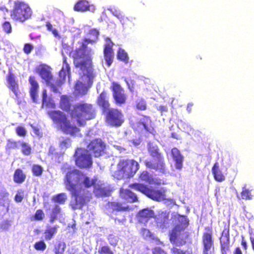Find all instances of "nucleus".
I'll list each match as a JSON object with an SVG mask.
<instances>
[{
    "mask_svg": "<svg viewBox=\"0 0 254 254\" xmlns=\"http://www.w3.org/2000/svg\"><path fill=\"white\" fill-rule=\"evenodd\" d=\"M64 181L66 189L70 191L71 197L70 206L73 210L82 209L87 197L82 187L88 189L94 186L96 180L89 178L81 171L74 169L67 172Z\"/></svg>",
    "mask_w": 254,
    "mask_h": 254,
    "instance_id": "nucleus-1",
    "label": "nucleus"
},
{
    "mask_svg": "<svg viewBox=\"0 0 254 254\" xmlns=\"http://www.w3.org/2000/svg\"><path fill=\"white\" fill-rule=\"evenodd\" d=\"M59 107L68 112L71 119H74L78 127H84L86 121L96 117V111L91 104L79 102L71 106L69 97L63 95L61 96Z\"/></svg>",
    "mask_w": 254,
    "mask_h": 254,
    "instance_id": "nucleus-2",
    "label": "nucleus"
},
{
    "mask_svg": "<svg viewBox=\"0 0 254 254\" xmlns=\"http://www.w3.org/2000/svg\"><path fill=\"white\" fill-rule=\"evenodd\" d=\"M95 43V40L90 38L82 40L80 47L72 52V57L75 67L78 68L84 75L89 77L92 73V61L90 56L91 50L87 52L89 44Z\"/></svg>",
    "mask_w": 254,
    "mask_h": 254,
    "instance_id": "nucleus-3",
    "label": "nucleus"
},
{
    "mask_svg": "<svg viewBox=\"0 0 254 254\" xmlns=\"http://www.w3.org/2000/svg\"><path fill=\"white\" fill-rule=\"evenodd\" d=\"M179 221L180 224L176 225L169 235L170 242L176 245L171 249V253L172 254H192L191 252L177 247V246L180 247L185 245L186 244V240L189 238L190 235L188 232L185 231L189 224L188 218L183 216Z\"/></svg>",
    "mask_w": 254,
    "mask_h": 254,
    "instance_id": "nucleus-4",
    "label": "nucleus"
},
{
    "mask_svg": "<svg viewBox=\"0 0 254 254\" xmlns=\"http://www.w3.org/2000/svg\"><path fill=\"white\" fill-rule=\"evenodd\" d=\"M147 148L152 159L144 161V164L145 167L150 170L165 173L166 171L165 158L158 145L153 142H149Z\"/></svg>",
    "mask_w": 254,
    "mask_h": 254,
    "instance_id": "nucleus-5",
    "label": "nucleus"
},
{
    "mask_svg": "<svg viewBox=\"0 0 254 254\" xmlns=\"http://www.w3.org/2000/svg\"><path fill=\"white\" fill-rule=\"evenodd\" d=\"M48 115L65 134L75 136L80 131V129L75 125L72 124L67 116L60 110H52L48 112Z\"/></svg>",
    "mask_w": 254,
    "mask_h": 254,
    "instance_id": "nucleus-6",
    "label": "nucleus"
},
{
    "mask_svg": "<svg viewBox=\"0 0 254 254\" xmlns=\"http://www.w3.org/2000/svg\"><path fill=\"white\" fill-rule=\"evenodd\" d=\"M139 169V164L133 159H122L117 164L116 171L118 179H130L134 176Z\"/></svg>",
    "mask_w": 254,
    "mask_h": 254,
    "instance_id": "nucleus-7",
    "label": "nucleus"
},
{
    "mask_svg": "<svg viewBox=\"0 0 254 254\" xmlns=\"http://www.w3.org/2000/svg\"><path fill=\"white\" fill-rule=\"evenodd\" d=\"M128 187L141 192L153 200L159 202L166 199V190L164 189H151L145 184L138 183L130 184Z\"/></svg>",
    "mask_w": 254,
    "mask_h": 254,
    "instance_id": "nucleus-8",
    "label": "nucleus"
},
{
    "mask_svg": "<svg viewBox=\"0 0 254 254\" xmlns=\"http://www.w3.org/2000/svg\"><path fill=\"white\" fill-rule=\"evenodd\" d=\"M32 15V11L31 8L27 4L22 1L15 2L10 14L12 20L21 23L30 19Z\"/></svg>",
    "mask_w": 254,
    "mask_h": 254,
    "instance_id": "nucleus-9",
    "label": "nucleus"
},
{
    "mask_svg": "<svg viewBox=\"0 0 254 254\" xmlns=\"http://www.w3.org/2000/svg\"><path fill=\"white\" fill-rule=\"evenodd\" d=\"M74 157L75 165L80 169H89L92 166L91 154L85 148H77Z\"/></svg>",
    "mask_w": 254,
    "mask_h": 254,
    "instance_id": "nucleus-10",
    "label": "nucleus"
},
{
    "mask_svg": "<svg viewBox=\"0 0 254 254\" xmlns=\"http://www.w3.org/2000/svg\"><path fill=\"white\" fill-rule=\"evenodd\" d=\"M204 232L202 235V254H214V240L213 237L212 229L211 227H205Z\"/></svg>",
    "mask_w": 254,
    "mask_h": 254,
    "instance_id": "nucleus-11",
    "label": "nucleus"
},
{
    "mask_svg": "<svg viewBox=\"0 0 254 254\" xmlns=\"http://www.w3.org/2000/svg\"><path fill=\"white\" fill-rule=\"evenodd\" d=\"M63 62L64 66H63L59 71V78L54 80V84L51 85V91L56 93H61L60 90L64 82L66 76L68 75L69 78L70 75V68L64 56L63 57Z\"/></svg>",
    "mask_w": 254,
    "mask_h": 254,
    "instance_id": "nucleus-12",
    "label": "nucleus"
},
{
    "mask_svg": "<svg viewBox=\"0 0 254 254\" xmlns=\"http://www.w3.org/2000/svg\"><path fill=\"white\" fill-rule=\"evenodd\" d=\"M221 254H228L230 252V237L229 224L224 226L219 238Z\"/></svg>",
    "mask_w": 254,
    "mask_h": 254,
    "instance_id": "nucleus-13",
    "label": "nucleus"
},
{
    "mask_svg": "<svg viewBox=\"0 0 254 254\" xmlns=\"http://www.w3.org/2000/svg\"><path fill=\"white\" fill-rule=\"evenodd\" d=\"M106 114V122L111 126L119 127L124 123V115L122 112L116 108H111L108 110Z\"/></svg>",
    "mask_w": 254,
    "mask_h": 254,
    "instance_id": "nucleus-14",
    "label": "nucleus"
},
{
    "mask_svg": "<svg viewBox=\"0 0 254 254\" xmlns=\"http://www.w3.org/2000/svg\"><path fill=\"white\" fill-rule=\"evenodd\" d=\"M115 103L118 106L125 105L127 102V96L124 88L117 82H113L111 87Z\"/></svg>",
    "mask_w": 254,
    "mask_h": 254,
    "instance_id": "nucleus-15",
    "label": "nucleus"
},
{
    "mask_svg": "<svg viewBox=\"0 0 254 254\" xmlns=\"http://www.w3.org/2000/svg\"><path fill=\"white\" fill-rule=\"evenodd\" d=\"M88 152L90 151L94 157H99L105 153L106 144L100 138L91 140L87 146Z\"/></svg>",
    "mask_w": 254,
    "mask_h": 254,
    "instance_id": "nucleus-16",
    "label": "nucleus"
},
{
    "mask_svg": "<svg viewBox=\"0 0 254 254\" xmlns=\"http://www.w3.org/2000/svg\"><path fill=\"white\" fill-rule=\"evenodd\" d=\"M37 71L51 90V85L54 84V80L51 67L46 64H41L37 67Z\"/></svg>",
    "mask_w": 254,
    "mask_h": 254,
    "instance_id": "nucleus-17",
    "label": "nucleus"
},
{
    "mask_svg": "<svg viewBox=\"0 0 254 254\" xmlns=\"http://www.w3.org/2000/svg\"><path fill=\"white\" fill-rule=\"evenodd\" d=\"M105 44L104 46L103 54L105 60L108 66H110L112 64L114 60V43L109 37L105 38Z\"/></svg>",
    "mask_w": 254,
    "mask_h": 254,
    "instance_id": "nucleus-18",
    "label": "nucleus"
},
{
    "mask_svg": "<svg viewBox=\"0 0 254 254\" xmlns=\"http://www.w3.org/2000/svg\"><path fill=\"white\" fill-rule=\"evenodd\" d=\"M6 80L7 83V87L10 89L17 97L20 93L18 81L16 80L15 75L11 69L8 70L6 76Z\"/></svg>",
    "mask_w": 254,
    "mask_h": 254,
    "instance_id": "nucleus-19",
    "label": "nucleus"
},
{
    "mask_svg": "<svg viewBox=\"0 0 254 254\" xmlns=\"http://www.w3.org/2000/svg\"><path fill=\"white\" fill-rule=\"evenodd\" d=\"M9 196V193L8 191H0V211L3 212V214L8 213L9 210L11 200Z\"/></svg>",
    "mask_w": 254,
    "mask_h": 254,
    "instance_id": "nucleus-20",
    "label": "nucleus"
},
{
    "mask_svg": "<svg viewBox=\"0 0 254 254\" xmlns=\"http://www.w3.org/2000/svg\"><path fill=\"white\" fill-rule=\"evenodd\" d=\"M30 84L29 93L33 101L37 103L38 101V93L39 88V85L34 76H30L28 79Z\"/></svg>",
    "mask_w": 254,
    "mask_h": 254,
    "instance_id": "nucleus-21",
    "label": "nucleus"
},
{
    "mask_svg": "<svg viewBox=\"0 0 254 254\" xmlns=\"http://www.w3.org/2000/svg\"><path fill=\"white\" fill-rule=\"evenodd\" d=\"M120 196L127 203H133L138 201L137 195L129 189H121L120 190Z\"/></svg>",
    "mask_w": 254,
    "mask_h": 254,
    "instance_id": "nucleus-22",
    "label": "nucleus"
},
{
    "mask_svg": "<svg viewBox=\"0 0 254 254\" xmlns=\"http://www.w3.org/2000/svg\"><path fill=\"white\" fill-rule=\"evenodd\" d=\"M172 157L175 162V167L178 170H181L183 166L184 157L178 148L174 147L171 150Z\"/></svg>",
    "mask_w": 254,
    "mask_h": 254,
    "instance_id": "nucleus-23",
    "label": "nucleus"
},
{
    "mask_svg": "<svg viewBox=\"0 0 254 254\" xmlns=\"http://www.w3.org/2000/svg\"><path fill=\"white\" fill-rule=\"evenodd\" d=\"M138 221L141 223H147L149 219L154 217V212L148 208L140 210L137 215Z\"/></svg>",
    "mask_w": 254,
    "mask_h": 254,
    "instance_id": "nucleus-24",
    "label": "nucleus"
},
{
    "mask_svg": "<svg viewBox=\"0 0 254 254\" xmlns=\"http://www.w3.org/2000/svg\"><path fill=\"white\" fill-rule=\"evenodd\" d=\"M169 217V213L166 211H162L159 213L155 217L157 227L162 229L166 228L168 224Z\"/></svg>",
    "mask_w": 254,
    "mask_h": 254,
    "instance_id": "nucleus-25",
    "label": "nucleus"
},
{
    "mask_svg": "<svg viewBox=\"0 0 254 254\" xmlns=\"http://www.w3.org/2000/svg\"><path fill=\"white\" fill-rule=\"evenodd\" d=\"M97 105L102 108L104 111L110 109V104L109 101V98L106 91H102L97 99Z\"/></svg>",
    "mask_w": 254,
    "mask_h": 254,
    "instance_id": "nucleus-26",
    "label": "nucleus"
},
{
    "mask_svg": "<svg viewBox=\"0 0 254 254\" xmlns=\"http://www.w3.org/2000/svg\"><path fill=\"white\" fill-rule=\"evenodd\" d=\"M42 106L43 107H45L48 108L54 109L56 107L53 99L50 97H48L47 90L44 89L42 91Z\"/></svg>",
    "mask_w": 254,
    "mask_h": 254,
    "instance_id": "nucleus-27",
    "label": "nucleus"
},
{
    "mask_svg": "<svg viewBox=\"0 0 254 254\" xmlns=\"http://www.w3.org/2000/svg\"><path fill=\"white\" fill-rule=\"evenodd\" d=\"M212 173L215 180L217 182H222L225 180V177L220 170L218 162L214 164L212 168Z\"/></svg>",
    "mask_w": 254,
    "mask_h": 254,
    "instance_id": "nucleus-28",
    "label": "nucleus"
},
{
    "mask_svg": "<svg viewBox=\"0 0 254 254\" xmlns=\"http://www.w3.org/2000/svg\"><path fill=\"white\" fill-rule=\"evenodd\" d=\"M113 14L119 19H120V21L122 22L123 25L127 27H131L134 25L132 18L130 19L128 17H125V16L123 15L120 11L117 10H115L113 12Z\"/></svg>",
    "mask_w": 254,
    "mask_h": 254,
    "instance_id": "nucleus-29",
    "label": "nucleus"
},
{
    "mask_svg": "<svg viewBox=\"0 0 254 254\" xmlns=\"http://www.w3.org/2000/svg\"><path fill=\"white\" fill-rule=\"evenodd\" d=\"M109 206L113 211L125 212L130 210L128 206H124L123 203L119 202L113 201L109 203Z\"/></svg>",
    "mask_w": 254,
    "mask_h": 254,
    "instance_id": "nucleus-30",
    "label": "nucleus"
},
{
    "mask_svg": "<svg viewBox=\"0 0 254 254\" xmlns=\"http://www.w3.org/2000/svg\"><path fill=\"white\" fill-rule=\"evenodd\" d=\"M89 2L86 0H80L74 5L73 9L76 11L83 12L89 10Z\"/></svg>",
    "mask_w": 254,
    "mask_h": 254,
    "instance_id": "nucleus-31",
    "label": "nucleus"
},
{
    "mask_svg": "<svg viewBox=\"0 0 254 254\" xmlns=\"http://www.w3.org/2000/svg\"><path fill=\"white\" fill-rule=\"evenodd\" d=\"M58 228V225L47 227L44 231L45 239L47 241L51 240L57 233Z\"/></svg>",
    "mask_w": 254,
    "mask_h": 254,
    "instance_id": "nucleus-32",
    "label": "nucleus"
},
{
    "mask_svg": "<svg viewBox=\"0 0 254 254\" xmlns=\"http://www.w3.org/2000/svg\"><path fill=\"white\" fill-rule=\"evenodd\" d=\"M94 192L97 197L108 196L110 194V191L106 187L101 186H95Z\"/></svg>",
    "mask_w": 254,
    "mask_h": 254,
    "instance_id": "nucleus-33",
    "label": "nucleus"
},
{
    "mask_svg": "<svg viewBox=\"0 0 254 254\" xmlns=\"http://www.w3.org/2000/svg\"><path fill=\"white\" fill-rule=\"evenodd\" d=\"M26 175L20 169H16L13 174V181L18 184L23 183L26 179Z\"/></svg>",
    "mask_w": 254,
    "mask_h": 254,
    "instance_id": "nucleus-34",
    "label": "nucleus"
},
{
    "mask_svg": "<svg viewBox=\"0 0 254 254\" xmlns=\"http://www.w3.org/2000/svg\"><path fill=\"white\" fill-rule=\"evenodd\" d=\"M138 179L139 181L146 182L149 184H152L153 182V178L152 175L146 170L140 172L138 174Z\"/></svg>",
    "mask_w": 254,
    "mask_h": 254,
    "instance_id": "nucleus-35",
    "label": "nucleus"
},
{
    "mask_svg": "<svg viewBox=\"0 0 254 254\" xmlns=\"http://www.w3.org/2000/svg\"><path fill=\"white\" fill-rule=\"evenodd\" d=\"M66 244L64 242L58 241L54 246L53 251L55 254H64Z\"/></svg>",
    "mask_w": 254,
    "mask_h": 254,
    "instance_id": "nucleus-36",
    "label": "nucleus"
},
{
    "mask_svg": "<svg viewBox=\"0 0 254 254\" xmlns=\"http://www.w3.org/2000/svg\"><path fill=\"white\" fill-rule=\"evenodd\" d=\"M61 209L58 204H55L52 209L50 216V222H54L58 218V216L60 214Z\"/></svg>",
    "mask_w": 254,
    "mask_h": 254,
    "instance_id": "nucleus-37",
    "label": "nucleus"
},
{
    "mask_svg": "<svg viewBox=\"0 0 254 254\" xmlns=\"http://www.w3.org/2000/svg\"><path fill=\"white\" fill-rule=\"evenodd\" d=\"M140 233L141 235L145 239H150L153 240L159 241V239L156 237L153 233H152L149 230L142 228L140 230Z\"/></svg>",
    "mask_w": 254,
    "mask_h": 254,
    "instance_id": "nucleus-38",
    "label": "nucleus"
},
{
    "mask_svg": "<svg viewBox=\"0 0 254 254\" xmlns=\"http://www.w3.org/2000/svg\"><path fill=\"white\" fill-rule=\"evenodd\" d=\"M118 59L127 64L128 62V57L127 53L121 48L119 49L117 54Z\"/></svg>",
    "mask_w": 254,
    "mask_h": 254,
    "instance_id": "nucleus-39",
    "label": "nucleus"
},
{
    "mask_svg": "<svg viewBox=\"0 0 254 254\" xmlns=\"http://www.w3.org/2000/svg\"><path fill=\"white\" fill-rule=\"evenodd\" d=\"M20 142L21 141L20 140L16 141L11 139H8L7 140L5 148L6 150L17 149L19 147V144H20Z\"/></svg>",
    "mask_w": 254,
    "mask_h": 254,
    "instance_id": "nucleus-40",
    "label": "nucleus"
},
{
    "mask_svg": "<svg viewBox=\"0 0 254 254\" xmlns=\"http://www.w3.org/2000/svg\"><path fill=\"white\" fill-rule=\"evenodd\" d=\"M31 171L33 175L36 177L41 176L43 172V167L38 164H34L31 167Z\"/></svg>",
    "mask_w": 254,
    "mask_h": 254,
    "instance_id": "nucleus-41",
    "label": "nucleus"
},
{
    "mask_svg": "<svg viewBox=\"0 0 254 254\" xmlns=\"http://www.w3.org/2000/svg\"><path fill=\"white\" fill-rule=\"evenodd\" d=\"M140 124L143 126L146 131H150L151 124V120L150 117L144 116L141 120Z\"/></svg>",
    "mask_w": 254,
    "mask_h": 254,
    "instance_id": "nucleus-42",
    "label": "nucleus"
},
{
    "mask_svg": "<svg viewBox=\"0 0 254 254\" xmlns=\"http://www.w3.org/2000/svg\"><path fill=\"white\" fill-rule=\"evenodd\" d=\"M66 196L64 193H61L55 195L53 200L55 202L58 203L59 204H64L66 201Z\"/></svg>",
    "mask_w": 254,
    "mask_h": 254,
    "instance_id": "nucleus-43",
    "label": "nucleus"
},
{
    "mask_svg": "<svg viewBox=\"0 0 254 254\" xmlns=\"http://www.w3.org/2000/svg\"><path fill=\"white\" fill-rule=\"evenodd\" d=\"M241 198L245 200H251L253 198V195L249 190L246 188H243L241 192Z\"/></svg>",
    "mask_w": 254,
    "mask_h": 254,
    "instance_id": "nucleus-44",
    "label": "nucleus"
},
{
    "mask_svg": "<svg viewBox=\"0 0 254 254\" xmlns=\"http://www.w3.org/2000/svg\"><path fill=\"white\" fill-rule=\"evenodd\" d=\"M44 218L45 214L43 210L41 209L37 210L32 216L33 219L35 221H42Z\"/></svg>",
    "mask_w": 254,
    "mask_h": 254,
    "instance_id": "nucleus-45",
    "label": "nucleus"
},
{
    "mask_svg": "<svg viewBox=\"0 0 254 254\" xmlns=\"http://www.w3.org/2000/svg\"><path fill=\"white\" fill-rule=\"evenodd\" d=\"M20 144L22 147V153L24 155H29L31 152V147L27 143L24 142H21Z\"/></svg>",
    "mask_w": 254,
    "mask_h": 254,
    "instance_id": "nucleus-46",
    "label": "nucleus"
},
{
    "mask_svg": "<svg viewBox=\"0 0 254 254\" xmlns=\"http://www.w3.org/2000/svg\"><path fill=\"white\" fill-rule=\"evenodd\" d=\"M47 247L46 243L43 240L39 241L36 242L34 245V249L39 251H44Z\"/></svg>",
    "mask_w": 254,
    "mask_h": 254,
    "instance_id": "nucleus-47",
    "label": "nucleus"
},
{
    "mask_svg": "<svg viewBox=\"0 0 254 254\" xmlns=\"http://www.w3.org/2000/svg\"><path fill=\"white\" fill-rule=\"evenodd\" d=\"M24 198V191L22 190H18L14 196V200L16 202H21Z\"/></svg>",
    "mask_w": 254,
    "mask_h": 254,
    "instance_id": "nucleus-48",
    "label": "nucleus"
},
{
    "mask_svg": "<svg viewBox=\"0 0 254 254\" xmlns=\"http://www.w3.org/2000/svg\"><path fill=\"white\" fill-rule=\"evenodd\" d=\"M71 140L69 137H66L60 141L59 144L61 147L67 148L70 146Z\"/></svg>",
    "mask_w": 254,
    "mask_h": 254,
    "instance_id": "nucleus-49",
    "label": "nucleus"
},
{
    "mask_svg": "<svg viewBox=\"0 0 254 254\" xmlns=\"http://www.w3.org/2000/svg\"><path fill=\"white\" fill-rule=\"evenodd\" d=\"M136 107L138 110L141 111L145 110L146 109V102L143 99L139 100L136 102Z\"/></svg>",
    "mask_w": 254,
    "mask_h": 254,
    "instance_id": "nucleus-50",
    "label": "nucleus"
},
{
    "mask_svg": "<svg viewBox=\"0 0 254 254\" xmlns=\"http://www.w3.org/2000/svg\"><path fill=\"white\" fill-rule=\"evenodd\" d=\"M15 131L17 135L21 137L25 136L27 133L25 128L21 126H18L15 129Z\"/></svg>",
    "mask_w": 254,
    "mask_h": 254,
    "instance_id": "nucleus-51",
    "label": "nucleus"
},
{
    "mask_svg": "<svg viewBox=\"0 0 254 254\" xmlns=\"http://www.w3.org/2000/svg\"><path fill=\"white\" fill-rule=\"evenodd\" d=\"M98 252L100 254H113V252L110 247L107 246L101 247L99 250Z\"/></svg>",
    "mask_w": 254,
    "mask_h": 254,
    "instance_id": "nucleus-52",
    "label": "nucleus"
},
{
    "mask_svg": "<svg viewBox=\"0 0 254 254\" xmlns=\"http://www.w3.org/2000/svg\"><path fill=\"white\" fill-rule=\"evenodd\" d=\"M2 29L3 31L6 33H10L12 31V27L11 24L8 21H5L2 24Z\"/></svg>",
    "mask_w": 254,
    "mask_h": 254,
    "instance_id": "nucleus-53",
    "label": "nucleus"
},
{
    "mask_svg": "<svg viewBox=\"0 0 254 254\" xmlns=\"http://www.w3.org/2000/svg\"><path fill=\"white\" fill-rule=\"evenodd\" d=\"M34 47L32 44L29 43L25 44L23 47V52L27 55L29 54L33 50Z\"/></svg>",
    "mask_w": 254,
    "mask_h": 254,
    "instance_id": "nucleus-54",
    "label": "nucleus"
},
{
    "mask_svg": "<svg viewBox=\"0 0 254 254\" xmlns=\"http://www.w3.org/2000/svg\"><path fill=\"white\" fill-rule=\"evenodd\" d=\"M152 254H167V252L160 247H155L152 250Z\"/></svg>",
    "mask_w": 254,
    "mask_h": 254,
    "instance_id": "nucleus-55",
    "label": "nucleus"
},
{
    "mask_svg": "<svg viewBox=\"0 0 254 254\" xmlns=\"http://www.w3.org/2000/svg\"><path fill=\"white\" fill-rule=\"evenodd\" d=\"M46 27L47 28V30L52 32V33L53 34V35L57 37L58 36V32L56 29L53 28L52 25L49 22H46Z\"/></svg>",
    "mask_w": 254,
    "mask_h": 254,
    "instance_id": "nucleus-56",
    "label": "nucleus"
},
{
    "mask_svg": "<svg viewBox=\"0 0 254 254\" xmlns=\"http://www.w3.org/2000/svg\"><path fill=\"white\" fill-rule=\"evenodd\" d=\"M89 35L91 36H93L94 38V40L96 41L98 37L99 32L96 29H92L89 31Z\"/></svg>",
    "mask_w": 254,
    "mask_h": 254,
    "instance_id": "nucleus-57",
    "label": "nucleus"
},
{
    "mask_svg": "<svg viewBox=\"0 0 254 254\" xmlns=\"http://www.w3.org/2000/svg\"><path fill=\"white\" fill-rule=\"evenodd\" d=\"M10 225V221L8 220H5L0 224V228L2 230H7Z\"/></svg>",
    "mask_w": 254,
    "mask_h": 254,
    "instance_id": "nucleus-58",
    "label": "nucleus"
},
{
    "mask_svg": "<svg viewBox=\"0 0 254 254\" xmlns=\"http://www.w3.org/2000/svg\"><path fill=\"white\" fill-rule=\"evenodd\" d=\"M84 87V84L81 81H78L75 84L74 89L78 93L81 92V90Z\"/></svg>",
    "mask_w": 254,
    "mask_h": 254,
    "instance_id": "nucleus-59",
    "label": "nucleus"
},
{
    "mask_svg": "<svg viewBox=\"0 0 254 254\" xmlns=\"http://www.w3.org/2000/svg\"><path fill=\"white\" fill-rule=\"evenodd\" d=\"M158 111H160L162 114L164 112H167L168 110L167 106L161 105L157 107Z\"/></svg>",
    "mask_w": 254,
    "mask_h": 254,
    "instance_id": "nucleus-60",
    "label": "nucleus"
},
{
    "mask_svg": "<svg viewBox=\"0 0 254 254\" xmlns=\"http://www.w3.org/2000/svg\"><path fill=\"white\" fill-rule=\"evenodd\" d=\"M241 245L243 246L244 249L246 250L248 248V246L246 241L245 240V238L243 236H242V242Z\"/></svg>",
    "mask_w": 254,
    "mask_h": 254,
    "instance_id": "nucleus-61",
    "label": "nucleus"
},
{
    "mask_svg": "<svg viewBox=\"0 0 254 254\" xmlns=\"http://www.w3.org/2000/svg\"><path fill=\"white\" fill-rule=\"evenodd\" d=\"M233 254H243L242 250H241L240 248L239 247H237L235 248L234 251H233Z\"/></svg>",
    "mask_w": 254,
    "mask_h": 254,
    "instance_id": "nucleus-62",
    "label": "nucleus"
},
{
    "mask_svg": "<svg viewBox=\"0 0 254 254\" xmlns=\"http://www.w3.org/2000/svg\"><path fill=\"white\" fill-rule=\"evenodd\" d=\"M193 105V104H192V103H189V104H188L187 110V111H188L189 113L191 112V108H192V107Z\"/></svg>",
    "mask_w": 254,
    "mask_h": 254,
    "instance_id": "nucleus-63",
    "label": "nucleus"
},
{
    "mask_svg": "<svg viewBox=\"0 0 254 254\" xmlns=\"http://www.w3.org/2000/svg\"><path fill=\"white\" fill-rule=\"evenodd\" d=\"M250 241H251V244H252V249H253V250L254 251V238L251 237L250 238Z\"/></svg>",
    "mask_w": 254,
    "mask_h": 254,
    "instance_id": "nucleus-64",
    "label": "nucleus"
}]
</instances>
